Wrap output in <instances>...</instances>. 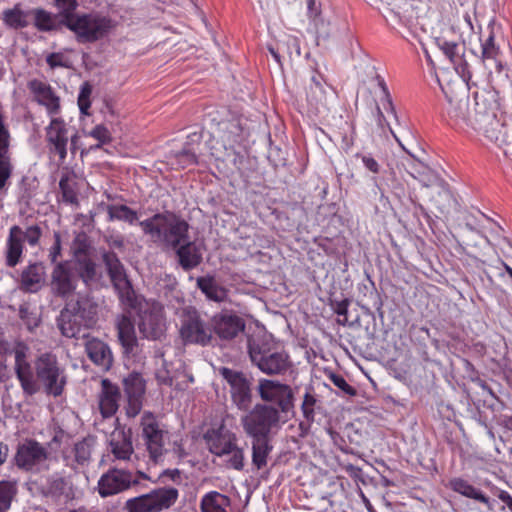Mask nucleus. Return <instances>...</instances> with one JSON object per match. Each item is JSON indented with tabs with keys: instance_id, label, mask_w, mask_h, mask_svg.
Listing matches in <instances>:
<instances>
[{
	"instance_id": "nucleus-1",
	"label": "nucleus",
	"mask_w": 512,
	"mask_h": 512,
	"mask_svg": "<svg viewBox=\"0 0 512 512\" xmlns=\"http://www.w3.org/2000/svg\"><path fill=\"white\" fill-rule=\"evenodd\" d=\"M14 357V371L23 392L33 395L39 390L41 382L47 393L59 396L66 385L64 369L52 353L40 354L34 362L35 374L30 363V348L24 342H16L11 351Z\"/></svg>"
},
{
	"instance_id": "nucleus-2",
	"label": "nucleus",
	"mask_w": 512,
	"mask_h": 512,
	"mask_svg": "<svg viewBox=\"0 0 512 512\" xmlns=\"http://www.w3.org/2000/svg\"><path fill=\"white\" fill-rule=\"evenodd\" d=\"M339 466L340 462L334 450H311L309 460L302 459L295 468L296 481L306 494L322 499L332 497L340 484L328 471H336Z\"/></svg>"
},
{
	"instance_id": "nucleus-3",
	"label": "nucleus",
	"mask_w": 512,
	"mask_h": 512,
	"mask_svg": "<svg viewBox=\"0 0 512 512\" xmlns=\"http://www.w3.org/2000/svg\"><path fill=\"white\" fill-rule=\"evenodd\" d=\"M465 127L482 134L512 158V123L498 119L494 105L483 95L475 93L472 114Z\"/></svg>"
},
{
	"instance_id": "nucleus-4",
	"label": "nucleus",
	"mask_w": 512,
	"mask_h": 512,
	"mask_svg": "<svg viewBox=\"0 0 512 512\" xmlns=\"http://www.w3.org/2000/svg\"><path fill=\"white\" fill-rule=\"evenodd\" d=\"M140 226L154 241L173 248L185 243L188 238V223L172 213L156 214L140 222Z\"/></svg>"
},
{
	"instance_id": "nucleus-5",
	"label": "nucleus",
	"mask_w": 512,
	"mask_h": 512,
	"mask_svg": "<svg viewBox=\"0 0 512 512\" xmlns=\"http://www.w3.org/2000/svg\"><path fill=\"white\" fill-rule=\"evenodd\" d=\"M249 354L252 362L264 373H280L287 367V355L279 351L272 336L251 340Z\"/></svg>"
},
{
	"instance_id": "nucleus-6",
	"label": "nucleus",
	"mask_w": 512,
	"mask_h": 512,
	"mask_svg": "<svg viewBox=\"0 0 512 512\" xmlns=\"http://www.w3.org/2000/svg\"><path fill=\"white\" fill-rule=\"evenodd\" d=\"M95 323L94 308L88 301L69 302L61 311L58 326L65 337H77L82 327L89 328Z\"/></svg>"
},
{
	"instance_id": "nucleus-7",
	"label": "nucleus",
	"mask_w": 512,
	"mask_h": 512,
	"mask_svg": "<svg viewBox=\"0 0 512 512\" xmlns=\"http://www.w3.org/2000/svg\"><path fill=\"white\" fill-rule=\"evenodd\" d=\"M77 40L82 43L94 42L103 38L113 27L112 21L96 13L78 14L67 22Z\"/></svg>"
},
{
	"instance_id": "nucleus-8",
	"label": "nucleus",
	"mask_w": 512,
	"mask_h": 512,
	"mask_svg": "<svg viewBox=\"0 0 512 512\" xmlns=\"http://www.w3.org/2000/svg\"><path fill=\"white\" fill-rule=\"evenodd\" d=\"M178 498V489L165 486L128 499L125 509L127 512H162L174 506Z\"/></svg>"
},
{
	"instance_id": "nucleus-9",
	"label": "nucleus",
	"mask_w": 512,
	"mask_h": 512,
	"mask_svg": "<svg viewBox=\"0 0 512 512\" xmlns=\"http://www.w3.org/2000/svg\"><path fill=\"white\" fill-rule=\"evenodd\" d=\"M278 422V411L267 406H256L243 418L245 431L259 441Z\"/></svg>"
},
{
	"instance_id": "nucleus-10",
	"label": "nucleus",
	"mask_w": 512,
	"mask_h": 512,
	"mask_svg": "<svg viewBox=\"0 0 512 512\" xmlns=\"http://www.w3.org/2000/svg\"><path fill=\"white\" fill-rule=\"evenodd\" d=\"M138 484L131 472L123 469H110L98 481V492L102 497L112 496Z\"/></svg>"
},
{
	"instance_id": "nucleus-11",
	"label": "nucleus",
	"mask_w": 512,
	"mask_h": 512,
	"mask_svg": "<svg viewBox=\"0 0 512 512\" xmlns=\"http://www.w3.org/2000/svg\"><path fill=\"white\" fill-rule=\"evenodd\" d=\"M201 431L204 443L209 448H237L234 435L224 427L221 417L210 424L204 423Z\"/></svg>"
},
{
	"instance_id": "nucleus-12",
	"label": "nucleus",
	"mask_w": 512,
	"mask_h": 512,
	"mask_svg": "<svg viewBox=\"0 0 512 512\" xmlns=\"http://www.w3.org/2000/svg\"><path fill=\"white\" fill-rule=\"evenodd\" d=\"M28 88L33 94L35 101L43 106L50 117L57 116L61 111L60 97L46 82L31 80Z\"/></svg>"
},
{
	"instance_id": "nucleus-13",
	"label": "nucleus",
	"mask_w": 512,
	"mask_h": 512,
	"mask_svg": "<svg viewBox=\"0 0 512 512\" xmlns=\"http://www.w3.org/2000/svg\"><path fill=\"white\" fill-rule=\"evenodd\" d=\"M123 385L128 402L126 413L130 417H135L142 408L145 381L139 373L133 372L124 378Z\"/></svg>"
},
{
	"instance_id": "nucleus-14",
	"label": "nucleus",
	"mask_w": 512,
	"mask_h": 512,
	"mask_svg": "<svg viewBox=\"0 0 512 512\" xmlns=\"http://www.w3.org/2000/svg\"><path fill=\"white\" fill-rule=\"evenodd\" d=\"M180 334L186 343L205 345L211 339V330L196 313H191L184 319Z\"/></svg>"
},
{
	"instance_id": "nucleus-15",
	"label": "nucleus",
	"mask_w": 512,
	"mask_h": 512,
	"mask_svg": "<svg viewBox=\"0 0 512 512\" xmlns=\"http://www.w3.org/2000/svg\"><path fill=\"white\" fill-rule=\"evenodd\" d=\"M50 118V123L46 127V138L51 149L59 155L61 160H64L69 139L68 127L63 119L56 116Z\"/></svg>"
},
{
	"instance_id": "nucleus-16",
	"label": "nucleus",
	"mask_w": 512,
	"mask_h": 512,
	"mask_svg": "<svg viewBox=\"0 0 512 512\" xmlns=\"http://www.w3.org/2000/svg\"><path fill=\"white\" fill-rule=\"evenodd\" d=\"M446 98L448 123L453 127L464 128L472 114L469 97L467 95L449 96L446 93Z\"/></svg>"
},
{
	"instance_id": "nucleus-17",
	"label": "nucleus",
	"mask_w": 512,
	"mask_h": 512,
	"mask_svg": "<svg viewBox=\"0 0 512 512\" xmlns=\"http://www.w3.org/2000/svg\"><path fill=\"white\" fill-rule=\"evenodd\" d=\"M138 327L145 338L153 340L160 338L165 330L162 309L159 306H153L150 310L142 311Z\"/></svg>"
},
{
	"instance_id": "nucleus-18",
	"label": "nucleus",
	"mask_w": 512,
	"mask_h": 512,
	"mask_svg": "<svg viewBox=\"0 0 512 512\" xmlns=\"http://www.w3.org/2000/svg\"><path fill=\"white\" fill-rule=\"evenodd\" d=\"M215 333L222 339H232L243 331L245 324L243 320L230 312H222L212 319Z\"/></svg>"
},
{
	"instance_id": "nucleus-19",
	"label": "nucleus",
	"mask_w": 512,
	"mask_h": 512,
	"mask_svg": "<svg viewBox=\"0 0 512 512\" xmlns=\"http://www.w3.org/2000/svg\"><path fill=\"white\" fill-rule=\"evenodd\" d=\"M85 349L90 360L103 371H108L113 364L110 347L100 339L88 338Z\"/></svg>"
},
{
	"instance_id": "nucleus-20",
	"label": "nucleus",
	"mask_w": 512,
	"mask_h": 512,
	"mask_svg": "<svg viewBox=\"0 0 512 512\" xmlns=\"http://www.w3.org/2000/svg\"><path fill=\"white\" fill-rule=\"evenodd\" d=\"M69 262L59 263L53 270L51 287L61 296L69 295L75 289V276Z\"/></svg>"
},
{
	"instance_id": "nucleus-21",
	"label": "nucleus",
	"mask_w": 512,
	"mask_h": 512,
	"mask_svg": "<svg viewBox=\"0 0 512 512\" xmlns=\"http://www.w3.org/2000/svg\"><path fill=\"white\" fill-rule=\"evenodd\" d=\"M261 398L277 404L282 411L288 406V387L273 380H261L258 385Z\"/></svg>"
},
{
	"instance_id": "nucleus-22",
	"label": "nucleus",
	"mask_w": 512,
	"mask_h": 512,
	"mask_svg": "<svg viewBox=\"0 0 512 512\" xmlns=\"http://www.w3.org/2000/svg\"><path fill=\"white\" fill-rule=\"evenodd\" d=\"M103 260L107 267L111 281L115 289L122 295H129L130 282L128 281L124 268L114 253H105Z\"/></svg>"
},
{
	"instance_id": "nucleus-23",
	"label": "nucleus",
	"mask_w": 512,
	"mask_h": 512,
	"mask_svg": "<svg viewBox=\"0 0 512 512\" xmlns=\"http://www.w3.org/2000/svg\"><path fill=\"white\" fill-rule=\"evenodd\" d=\"M72 249L79 275L85 282H88L95 275V264L87 256L85 236L78 235Z\"/></svg>"
},
{
	"instance_id": "nucleus-24",
	"label": "nucleus",
	"mask_w": 512,
	"mask_h": 512,
	"mask_svg": "<svg viewBox=\"0 0 512 512\" xmlns=\"http://www.w3.org/2000/svg\"><path fill=\"white\" fill-rule=\"evenodd\" d=\"M102 390L99 395V409L103 417H111L118 410L120 399L119 388L108 379L101 381Z\"/></svg>"
},
{
	"instance_id": "nucleus-25",
	"label": "nucleus",
	"mask_w": 512,
	"mask_h": 512,
	"mask_svg": "<svg viewBox=\"0 0 512 512\" xmlns=\"http://www.w3.org/2000/svg\"><path fill=\"white\" fill-rule=\"evenodd\" d=\"M142 430L148 448H160L165 445L166 432L159 427L151 413H145L142 416Z\"/></svg>"
},
{
	"instance_id": "nucleus-26",
	"label": "nucleus",
	"mask_w": 512,
	"mask_h": 512,
	"mask_svg": "<svg viewBox=\"0 0 512 512\" xmlns=\"http://www.w3.org/2000/svg\"><path fill=\"white\" fill-rule=\"evenodd\" d=\"M22 228L15 225L10 228L6 241V263L10 267L16 266L23 253Z\"/></svg>"
},
{
	"instance_id": "nucleus-27",
	"label": "nucleus",
	"mask_w": 512,
	"mask_h": 512,
	"mask_svg": "<svg viewBox=\"0 0 512 512\" xmlns=\"http://www.w3.org/2000/svg\"><path fill=\"white\" fill-rule=\"evenodd\" d=\"M446 486L466 498L473 499L487 506L490 504L489 497L461 477L451 478Z\"/></svg>"
},
{
	"instance_id": "nucleus-28",
	"label": "nucleus",
	"mask_w": 512,
	"mask_h": 512,
	"mask_svg": "<svg viewBox=\"0 0 512 512\" xmlns=\"http://www.w3.org/2000/svg\"><path fill=\"white\" fill-rule=\"evenodd\" d=\"M230 505L231 500L227 495L209 491L201 497L199 508L201 512H228Z\"/></svg>"
},
{
	"instance_id": "nucleus-29",
	"label": "nucleus",
	"mask_w": 512,
	"mask_h": 512,
	"mask_svg": "<svg viewBox=\"0 0 512 512\" xmlns=\"http://www.w3.org/2000/svg\"><path fill=\"white\" fill-rule=\"evenodd\" d=\"M118 338L125 353H133L137 344L134 325L130 318L122 315L117 320Z\"/></svg>"
},
{
	"instance_id": "nucleus-30",
	"label": "nucleus",
	"mask_w": 512,
	"mask_h": 512,
	"mask_svg": "<svg viewBox=\"0 0 512 512\" xmlns=\"http://www.w3.org/2000/svg\"><path fill=\"white\" fill-rule=\"evenodd\" d=\"M177 255L180 260V264L185 269H191L196 267L202 259V253L199 247L190 241L182 243L177 250Z\"/></svg>"
},
{
	"instance_id": "nucleus-31",
	"label": "nucleus",
	"mask_w": 512,
	"mask_h": 512,
	"mask_svg": "<svg viewBox=\"0 0 512 512\" xmlns=\"http://www.w3.org/2000/svg\"><path fill=\"white\" fill-rule=\"evenodd\" d=\"M46 458V450H17L15 456L16 464L25 470H32Z\"/></svg>"
},
{
	"instance_id": "nucleus-32",
	"label": "nucleus",
	"mask_w": 512,
	"mask_h": 512,
	"mask_svg": "<svg viewBox=\"0 0 512 512\" xmlns=\"http://www.w3.org/2000/svg\"><path fill=\"white\" fill-rule=\"evenodd\" d=\"M44 279V269L39 264L27 267L22 274V284L29 291H36Z\"/></svg>"
},
{
	"instance_id": "nucleus-33",
	"label": "nucleus",
	"mask_w": 512,
	"mask_h": 512,
	"mask_svg": "<svg viewBox=\"0 0 512 512\" xmlns=\"http://www.w3.org/2000/svg\"><path fill=\"white\" fill-rule=\"evenodd\" d=\"M389 130L391 134L393 135L396 142L399 144V146L410 155V158L407 159V163L404 164L406 171L415 179H418V177L425 174L429 167L424 164L423 162L419 161L418 159L414 158L410 152L405 148L403 143L401 142L400 138L395 134V132L389 127Z\"/></svg>"
},
{
	"instance_id": "nucleus-34",
	"label": "nucleus",
	"mask_w": 512,
	"mask_h": 512,
	"mask_svg": "<svg viewBox=\"0 0 512 512\" xmlns=\"http://www.w3.org/2000/svg\"><path fill=\"white\" fill-rule=\"evenodd\" d=\"M197 285L200 290L211 300L222 301L226 292L223 288L219 287L212 277H201L197 280Z\"/></svg>"
},
{
	"instance_id": "nucleus-35",
	"label": "nucleus",
	"mask_w": 512,
	"mask_h": 512,
	"mask_svg": "<svg viewBox=\"0 0 512 512\" xmlns=\"http://www.w3.org/2000/svg\"><path fill=\"white\" fill-rule=\"evenodd\" d=\"M437 46L443 51L444 55L455 65L461 64L464 53L463 45L456 42H449L445 39L438 38Z\"/></svg>"
},
{
	"instance_id": "nucleus-36",
	"label": "nucleus",
	"mask_w": 512,
	"mask_h": 512,
	"mask_svg": "<svg viewBox=\"0 0 512 512\" xmlns=\"http://www.w3.org/2000/svg\"><path fill=\"white\" fill-rule=\"evenodd\" d=\"M432 201L441 213H445L451 207L454 197L446 181L437 187V193L432 196Z\"/></svg>"
},
{
	"instance_id": "nucleus-37",
	"label": "nucleus",
	"mask_w": 512,
	"mask_h": 512,
	"mask_svg": "<svg viewBox=\"0 0 512 512\" xmlns=\"http://www.w3.org/2000/svg\"><path fill=\"white\" fill-rule=\"evenodd\" d=\"M31 20L30 11H23L18 7L4 13L5 23L12 28L26 27Z\"/></svg>"
},
{
	"instance_id": "nucleus-38",
	"label": "nucleus",
	"mask_w": 512,
	"mask_h": 512,
	"mask_svg": "<svg viewBox=\"0 0 512 512\" xmlns=\"http://www.w3.org/2000/svg\"><path fill=\"white\" fill-rule=\"evenodd\" d=\"M9 145L10 142L0 143V190L5 187L7 180L12 174Z\"/></svg>"
},
{
	"instance_id": "nucleus-39",
	"label": "nucleus",
	"mask_w": 512,
	"mask_h": 512,
	"mask_svg": "<svg viewBox=\"0 0 512 512\" xmlns=\"http://www.w3.org/2000/svg\"><path fill=\"white\" fill-rule=\"evenodd\" d=\"M73 51L71 49H63L58 52L50 53L46 56V62L50 68H71L73 65Z\"/></svg>"
},
{
	"instance_id": "nucleus-40",
	"label": "nucleus",
	"mask_w": 512,
	"mask_h": 512,
	"mask_svg": "<svg viewBox=\"0 0 512 512\" xmlns=\"http://www.w3.org/2000/svg\"><path fill=\"white\" fill-rule=\"evenodd\" d=\"M17 492L15 481H0V512H6Z\"/></svg>"
},
{
	"instance_id": "nucleus-41",
	"label": "nucleus",
	"mask_w": 512,
	"mask_h": 512,
	"mask_svg": "<svg viewBox=\"0 0 512 512\" xmlns=\"http://www.w3.org/2000/svg\"><path fill=\"white\" fill-rule=\"evenodd\" d=\"M108 215L110 220H122L133 223L137 220V214L125 205L108 206Z\"/></svg>"
},
{
	"instance_id": "nucleus-42",
	"label": "nucleus",
	"mask_w": 512,
	"mask_h": 512,
	"mask_svg": "<svg viewBox=\"0 0 512 512\" xmlns=\"http://www.w3.org/2000/svg\"><path fill=\"white\" fill-rule=\"evenodd\" d=\"M31 18L33 17L35 26L39 30L48 31L54 28L55 19L51 13L43 10V9H35L30 11Z\"/></svg>"
},
{
	"instance_id": "nucleus-43",
	"label": "nucleus",
	"mask_w": 512,
	"mask_h": 512,
	"mask_svg": "<svg viewBox=\"0 0 512 512\" xmlns=\"http://www.w3.org/2000/svg\"><path fill=\"white\" fill-rule=\"evenodd\" d=\"M350 305V300L345 298L340 301L334 299L331 300V307L338 315L337 323L341 326H352V323L348 321V307Z\"/></svg>"
},
{
	"instance_id": "nucleus-44",
	"label": "nucleus",
	"mask_w": 512,
	"mask_h": 512,
	"mask_svg": "<svg viewBox=\"0 0 512 512\" xmlns=\"http://www.w3.org/2000/svg\"><path fill=\"white\" fill-rule=\"evenodd\" d=\"M92 94V87L88 82L81 85L77 103L80 113L84 116L90 115L89 109L91 106L90 97Z\"/></svg>"
},
{
	"instance_id": "nucleus-45",
	"label": "nucleus",
	"mask_w": 512,
	"mask_h": 512,
	"mask_svg": "<svg viewBox=\"0 0 512 512\" xmlns=\"http://www.w3.org/2000/svg\"><path fill=\"white\" fill-rule=\"evenodd\" d=\"M55 6L57 7L60 16L63 18L65 26L70 18L78 15L75 13L78 6L76 0H55Z\"/></svg>"
},
{
	"instance_id": "nucleus-46",
	"label": "nucleus",
	"mask_w": 512,
	"mask_h": 512,
	"mask_svg": "<svg viewBox=\"0 0 512 512\" xmlns=\"http://www.w3.org/2000/svg\"><path fill=\"white\" fill-rule=\"evenodd\" d=\"M475 235L477 236L478 240L473 239L472 237H466V239L464 240V243L466 245V248L470 249V251L467 252V254L469 256H473L476 258L477 253H480L481 250L485 246L490 245V240L488 239V237L483 235L481 232H479V234H475Z\"/></svg>"
},
{
	"instance_id": "nucleus-47",
	"label": "nucleus",
	"mask_w": 512,
	"mask_h": 512,
	"mask_svg": "<svg viewBox=\"0 0 512 512\" xmlns=\"http://www.w3.org/2000/svg\"><path fill=\"white\" fill-rule=\"evenodd\" d=\"M317 402H318V400L316 399L315 395H313L309 392L305 393L301 408H302L303 416L308 423H310L314 420L315 407H316Z\"/></svg>"
},
{
	"instance_id": "nucleus-48",
	"label": "nucleus",
	"mask_w": 512,
	"mask_h": 512,
	"mask_svg": "<svg viewBox=\"0 0 512 512\" xmlns=\"http://www.w3.org/2000/svg\"><path fill=\"white\" fill-rule=\"evenodd\" d=\"M221 375L231 386V391L244 387L247 384L245 378L238 372L230 370L228 368L221 369Z\"/></svg>"
},
{
	"instance_id": "nucleus-49",
	"label": "nucleus",
	"mask_w": 512,
	"mask_h": 512,
	"mask_svg": "<svg viewBox=\"0 0 512 512\" xmlns=\"http://www.w3.org/2000/svg\"><path fill=\"white\" fill-rule=\"evenodd\" d=\"M232 398L234 403L240 409H247L250 404V393L248 384L244 385V387L234 389L231 391Z\"/></svg>"
},
{
	"instance_id": "nucleus-50",
	"label": "nucleus",
	"mask_w": 512,
	"mask_h": 512,
	"mask_svg": "<svg viewBox=\"0 0 512 512\" xmlns=\"http://www.w3.org/2000/svg\"><path fill=\"white\" fill-rule=\"evenodd\" d=\"M111 448H132V442L123 429L117 428L111 434Z\"/></svg>"
},
{
	"instance_id": "nucleus-51",
	"label": "nucleus",
	"mask_w": 512,
	"mask_h": 512,
	"mask_svg": "<svg viewBox=\"0 0 512 512\" xmlns=\"http://www.w3.org/2000/svg\"><path fill=\"white\" fill-rule=\"evenodd\" d=\"M329 379L338 389L341 390L343 395L356 396L357 390L351 386L342 375L331 373Z\"/></svg>"
},
{
	"instance_id": "nucleus-52",
	"label": "nucleus",
	"mask_w": 512,
	"mask_h": 512,
	"mask_svg": "<svg viewBox=\"0 0 512 512\" xmlns=\"http://www.w3.org/2000/svg\"><path fill=\"white\" fill-rule=\"evenodd\" d=\"M41 237V229L37 225L22 229V240L26 241L30 246H36Z\"/></svg>"
},
{
	"instance_id": "nucleus-53",
	"label": "nucleus",
	"mask_w": 512,
	"mask_h": 512,
	"mask_svg": "<svg viewBox=\"0 0 512 512\" xmlns=\"http://www.w3.org/2000/svg\"><path fill=\"white\" fill-rule=\"evenodd\" d=\"M418 180L425 187L436 186L438 187L441 183L445 182L435 171H433L430 167L428 171L422 176L418 177Z\"/></svg>"
},
{
	"instance_id": "nucleus-54",
	"label": "nucleus",
	"mask_w": 512,
	"mask_h": 512,
	"mask_svg": "<svg viewBox=\"0 0 512 512\" xmlns=\"http://www.w3.org/2000/svg\"><path fill=\"white\" fill-rule=\"evenodd\" d=\"M498 55V48L495 46L494 35L491 32L482 44V57L484 59H495Z\"/></svg>"
},
{
	"instance_id": "nucleus-55",
	"label": "nucleus",
	"mask_w": 512,
	"mask_h": 512,
	"mask_svg": "<svg viewBox=\"0 0 512 512\" xmlns=\"http://www.w3.org/2000/svg\"><path fill=\"white\" fill-rule=\"evenodd\" d=\"M89 135L94 139L98 140L99 144L97 145V147H100L101 145L111 141L110 132L103 125H97L92 131L89 132Z\"/></svg>"
},
{
	"instance_id": "nucleus-56",
	"label": "nucleus",
	"mask_w": 512,
	"mask_h": 512,
	"mask_svg": "<svg viewBox=\"0 0 512 512\" xmlns=\"http://www.w3.org/2000/svg\"><path fill=\"white\" fill-rule=\"evenodd\" d=\"M356 158H360L365 168L373 174H379L381 166L371 154H356Z\"/></svg>"
},
{
	"instance_id": "nucleus-57",
	"label": "nucleus",
	"mask_w": 512,
	"mask_h": 512,
	"mask_svg": "<svg viewBox=\"0 0 512 512\" xmlns=\"http://www.w3.org/2000/svg\"><path fill=\"white\" fill-rule=\"evenodd\" d=\"M435 450H423L419 451L417 454V459L421 466H423L427 470L435 469L436 464L434 462L433 457L431 456L434 454Z\"/></svg>"
},
{
	"instance_id": "nucleus-58",
	"label": "nucleus",
	"mask_w": 512,
	"mask_h": 512,
	"mask_svg": "<svg viewBox=\"0 0 512 512\" xmlns=\"http://www.w3.org/2000/svg\"><path fill=\"white\" fill-rule=\"evenodd\" d=\"M59 186L62 191L64 201L71 203V204L77 202V195H76L75 191L70 187L67 180L61 179Z\"/></svg>"
},
{
	"instance_id": "nucleus-59",
	"label": "nucleus",
	"mask_w": 512,
	"mask_h": 512,
	"mask_svg": "<svg viewBox=\"0 0 512 512\" xmlns=\"http://www.w3.org/2000/svg\"><path fill=\"white\" fill-rule=\"evenodd\" d=\"M308 15L314 21L321 16L323 0H306Z\"/></svg>"
},
{
	"instance_id": "nucleus-60",
	"label": "nucleus",
	"mask_w": 512,
	"mask_h": 512,
	"mask_svg": "<svg viewBox=\"0 0 512 512\" xmlns=\"http://www.w3.org/2000/svg\"><path fill=\"white\" fill-rule=\"evenodd\" d=\"M379 86L381 87L383 98H384V102H383L384 108L386 110H390V112L397 118L395 108L393 106L392 99L390 97V94H389V91H388V88H387L385 82L383 80H380Z\"/></svg>"
},
{
	"instance_id": "nucleus-61",
	"label": "nucleus",
	"mask_w": 512,
	"mask_h": 512,
	"mask_svg": "<svg viewBox=\"0 0 512 512\" xmlns=\"http://www.w3.org/2000/svg\"><path fill=\"white\" fill-rule=\"evenodd\" d=\"M252 461L257 469L263 468L267 463L268 451L269 450H252Z\"/></svg>"
},
{
	"instance_id": "nucleus-62",
	"label": "nucleus",
	"mask_w": 512,
	"mask_h": 512,
	"mask_svg": "<svg viewBox=\"0 0 512 512\" xmlns=\"http://www.w3.org/2000/svg\"><path fill=\"white\" fill-rule=\"evenodd\" d=\"M179 163L184 167L196 163V154L191 150H184L178 154Z\"/></svg>"
},
{
	"instance_id": "nucleus-63",
	"label": "nucleus",
	"mask_w": 512,
	"mask_h": 512,
	"mask_svg": "<svg viewBox=\"0 0 512 512\" xmlns=\"http://www.w3.org/2000/svg\"><path fill=\"white\" fill-rule=\"evenodd\" d=\"M163 456V450H144L143 457H148V465H157Z\"/></svg>"
},
{
	"instance_id": "nucleus-64",
	"label": "nucleus",
	"mask_w": 512,
	"mask_h": 512,
	"mask_svg": "<svg viewBox=\"0 0 512 512\" xmlns=\"http://www.w3.org/2000/svg\"><path fill=\"white\" fill-rule=\"evenodd\" d=\"M55 242L54 245L51 247L50 250V258L52 262H55L57 258L60 256L61 253V240H60V234L55 233L54 234Z\"/></svg>"
}]
</instances>
